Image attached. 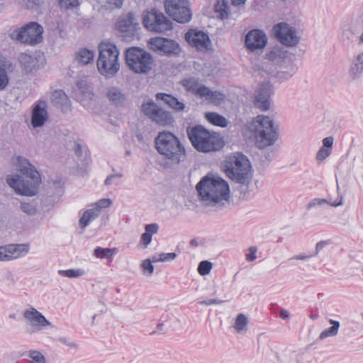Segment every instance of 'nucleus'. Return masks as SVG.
Segmentation results:
<instances>
[{"label": "nucleus", "mask_w": 363, "mask_h": 363, "mask_svg": "<svg viewBox=\"0 0 363 363\" xmlns=\"http://www.w3.org/2000/svg\"><path fill=\"white\" fill-rule=\"evenodd\" d=\"M16 169L23 176L18 174L9 175L6 182L14 191L21 195L33 196L37 193L38 187L41 182L39 172L29 160L22 156H16L12 159Z\"/></svg>", "instance_id": "f257e3e1"}, {"label": "nucleus", "mask_w": 363, "mask_h": 363, "mask_svg": "<svg viewBox=\"0 0 363 363\" xmlns=\"http://www.w3.org/2000/svg\"><path fill=\"white\" fill-rule=\"evenodd\" d=\"M196 189L206 206H223L229 200L230 187L228 182L212 174L203 177L196 184Z\"/></svg>", "instance_id": "f03ea898"}, {"label": "nucleus", "mask_w": 363, "mask_h": 363, "mask_svg": "<svg viewBox=\"0 0 363 363\" xmlns=\"http://www.w3.org/2000/svg\"><path fill=\"white\" fill-rule=\"evenodd\" d=\"M226 175L240 184V191L245 194L251 181V164L246 156L237 152L229 155L225 161Z\"/></svg>", "instance_id": "7ed1b4c3"}, {"label": "nucleus", "mask_w": 363, "mask_h": 363, "mask_svg": "<svg viewBox=\"0 0 363 363\" xmlns=\"http://www.w3.org/2000/svg\"><path fill=\"white\" fill-rule=\"evenodd\" d=\"M157 152L172 163L179 164L184 160L186 151L179 139L167 130L160 132L155 140Z\"/></svg>", "instance_id": "20e7f679"}, {"label": "nucleus", "mask_w": 363, "mask_h": 363, "mask_svg": "<svg viewBox=\"0 0 363 363\" xmlns=\"http://www.w3.org/2000/svg\"><path fill=\"white\" fill-rule=\"evenodd\" d=\"M250 128L254 133L255 144L259 149L273 145L278 140V125L269 116H257L253 119Z\"/></svg>", "instance_id": "39448f33"}, {"label": "nucleus", "mask_w": 363, "mask_h": 363, "mask_svg": "<svg viewBox=\"0 0 363 363\" xmlns=\"http://www.w3.org/2000/svg\"><path fill=\"white\" fill-rule=\"evenodd\" d=\"M192 145L199 152H209L221 149L223 139L216 133H211L201 125L194 126L187 131Z\"/></svg>", "instance_id": "423d86ee"}, {"label": "nucleus", "mask_w": 363, "mask_h": 363, "mask_svg": "<svg viewBox=\"0 0 363 363\" xmlns=\"http://www.w3.org/2000/svg\"><path fill=\"white\" fill-rule=\"evenodd\" d=\"M119 52L116 46L109 43H101L99 45L97 68L99 72L106 77L114 76L120 68Z\"/></svg>", "instance_id": "0eeeda50"}, {"label": "nucleus", "mask_w": 363, "mask_h": 363, "mask_svg": "<svg viewBox=\"0 0 363 363\" xmlns=\"http://www.w3.org/2000/svg\"><path fill=\"white\" fill-rule=\"evenodd\" d=\"M125 60L129 68L135 73L147 74L152 69L153 58L149 52L143 49L136 47L128 49Z\"/></svg>", "instance_id": "6e6552de"}, {"label": "nucleus", "mask_w": 363, "mask_h": 363, "mask_svg": "<svg viewBox=\"0 0 363 363\" xmlns=\"http://www.w3.org/2000/svg\"><path fill=\"white\" fill-rule=\"evenodd\" d=\"M43 28L36 22H30L21 28H16L10 33V38L20 43L35 45L43 40Z\"/></svg>", "instance_id": "1a4fd4ad"}, {"label": "nucleus", "mask_w": 363, "mask_h": 363, "mask_svg": "<svg viewBox=\"0 0 363 363\" xmlns=\"http://www.w3.org/2000/svg\"><path fill=\"white\" fill-rule=\"evenodd\" d=\"M143 23L149 31L167 33L173 29V23L162 11L152 9L143 13Z\"/></svg>", "instance_id": "9d476101"}, {"label": "nucleus", "mask_w": 363, "mask_h": 363, "mask_svg": "<svg viewBox=\"0 0 363 363\" xmlns=\"http://www.w3.org/2000/svg\"><path fill=\"white\" fill-rule=\"evenodd\" d=\"M142 113L160 126H168L174 123L172 113L158 106L152 100L144 102L141 106Z\"/></svg>", "instance_id": "9b49d317"}, {"label": "nucleus", "mask_w": 363, "mask_h": 363, "mask_svg": "<svg viewBox=\"0 0 363 363\" xmlns=\"http://www.w3.org/2000/svg\"><path fill=\"white\" fill-rule=\"evenodd\" d=\"M164 9L166 13L179 23H188L191 19L187 0H165Z\"/></svg>", "instance_id": "f8f14e48"}, {"label": "nucleus", "mask_w": 363, "mask_h": 363, "mask_svg": "<svg viewBox=\"0 0 363 363\" xmlns=\"http://www.w3.org/2000/svg\"><path fill=\"white\" fill-rule=\"evenodd\" d=\"M272 33L284 45L293 47L299 43V37L296 34V29L285 22L274 25Z\"/></svg>", "instance_id": "ddd939ff"}, {"label": "nucleus", "mask_w": 363, "mask_h": 363, "mask_svg": "<svg viewBox=\"0 0 363 363\" xmlns=\"http://www.w3.org/2000/svg\"><path fill=\"white\" fill-rule=\"evenodd\" d=\"M27 324L30 326L27 333L30 335L37 333L46 326H51V323L36 308L30 307L23 314Z\"/></svg>", "instance_id": "4468645a"}, {"label": "nucleus", "mask_w": 363, "mask_h": 363, "mask_svg": "<svg viewBox=\"0 0 363 363\" xmlns=\"http://www.w3.org/2000/svg\"><path fill=\"white\" fill-rule=\"evenodd\" d=\"M184 38L191 47L199 51L206 52L211 46L208 35L202 30L190 29L185 33Z\"/></svg>", "instance_id": "2eb2a0df"}, {"label": "nucleus", "mask_w": 363, "mask_h": 363, "mask_svg": "<svg viewBox=\"0 0 363 363\" xmlns=\"http://www.w3.org/2000/svg\"><path fill=\"white\" fill-rule=\"evenodd\" d=\"M28 244H9L0 247V261H9L25 257L29 252Z\"/></svg>", "instance_id": "dca6fc26"}, {"label": "nucleus", "mask_w": 363, "mask_h": 363, "mask_svg": "<svg viewBox=\"0 0 363 363\" xmlns=\"http://www.w3.org/2000/svg\"><path fill=\"white\" fill-rule=\"evenodd\" d=\"M267 43V37L264 32L261 30L252 29L245 35V46L251 52L262 50L266 46Z\"/></svg>", "instance_id": "f3484780"}, {"label": "nucleus", "mask_w": 363, "mask_h": 363, "mask_svg": "<svg viewBox=\"0 0 363 363\" xmlns=\"http://www.w3.org/2000/svg\"><path fill=\"white\" fill-rule=\"evenodd\" d=\"M272 94V86L269 83L260 84L255 94V106L261 111H267L270 107V97Z\"/></svg>", "instance_id": "a211bd4d"}, {"label": "nucleus", "mask_w": 363, "mask_h": 363, "mask_svg": "<svg viewBox=\"0 0 363 363\" xmlns=\"http://www.w3.org/2000/svg\"><path fill=\"white\" fill-rule=\"evenodd\" d=\"M111 200L109 199H100L95 203V207L85 211L80 218L79 223L82 228L84 229L89 223L96 219L103 208H107L111 206Z\"/></svg>", "instance_id": "6ab92c4d"}, {"label": "nucleus", "mask_w": 363, "mask_h": 363, "mask_svg": "<svg viewBox=\"0 0 363 363\" xmlns=\"http://www.w3.org/2000/svg\"><path fill=\"white\" fill-rule=\"evenodd\" d=\"M47 102L39 101L33 107L31 116V125L34 128L43 126L48 118Z\"/></svg>", "instance_id": "aec40b11"}, {"label": "nucleus", "mask_w": 363, "mask_h": 363, "mask_svg": "<svg viewBox=\"0 0 363 363\" xmlns=\"http://www.w3.org/2000/svg\"><path fill=\"white\" fill-rule=\"evenodd\" d=\"M138 23L133 13L130 12L121 16L116 24V28L121 33L133 34L137 30Z\"/></svg>", "instance_id": "412c9836"}, {"label": "nucleus", "mask_w": 363, "mask_h": 363, "mask_svg": "<svg viewBox=\"0 0 363 363\" xmlns=\"http://www.w3.org/2000/svg\"><path fill=\"white\" fill-rule=\"evenodd\" d=\"M348 75L352 80H359L363 76V52L354 55L351 59Z\"/></svg>", "instance_id": "4be33fe9"}, {"label": "nucleus", "mask_w": 363, "mask_h": 363, "mask_svg": "<svg viewBox=\"0 0 363 363\" xmlns=\"http://www.w3.org/2000/svg\"><path fill=\"white\" fill-rule=\"evenodd\" d=\"M156 99L157 101H162L174 111L179 113L184 112L186 110V105L182 101H179L175 96L166 93H157L156 94Z\"/></svg>", "instance_id": "5701e85b"}, {"label": "nucleus", "mask_w": 363, "mask_h": 363, "mask_svg": "<svg viewBox=\"0 0 363 363\" xmlns=\"http://www.w3.org/2000/svg\"><path fill=\"white\" fill-rule=\"evenodd\" d=\"M105 96L108 101L115 106H123L126 101L125 94L116 86H111L106 89Z\"/></svg>", "instance_id": "b1692460"}, {"label": "nucleus", "mask_w": 363, "mask_h": 363, "mask_svg": "<svg viewBox=\"0 0 363 363\" xmlns=\"http://www.w3.org/2000/svg\"><path fill=\"white\" fill-rule=\"evenodd\" d=\"M200 97L205 98L211 103L218 105L223 101L224 94L218 91H212L206 86L200 90Z\"/></svg>", "instance_id": "393cba45"}, {"label": "nucleus", "mask_w": 363, "mask_h": 363, "mask_svg": "<svg viewBox=\"0 0 363 363\" xmlns=\"http://www.w3.org/2000/svg\"><path fill=\"white\" fill-rule=\"evenodd\" d=\"M51 101L55 106L62 108H68L70 106V101L62 90H55L52 93Z\"/></svg>", "instance_id": "a878e982"}, {"label": "nucleus", "mask_w": 363, "mask_h": 363, "mask_svg": "<svg viewBox=\"0 0 363 363\" xmlns=\"http://www.w3.org/2000/svg\"><path fill=\"white\" fill-rule=\"evenodd\" d=\"M94 57V52L86 48L80 49L75 53L76 61L83 65H88L93 62Z\"/></svg>", "instance_id": "bb28decb"}, {"label": "nucleus", "mask_w": 363, "mask_h": 363, "mask_svg": "<svg viewBox=\"0 0 363 363\" xmlns=\"http://www.w3.org/2000/svg\"><path fill=\"white\" fill-rule=\"evenodd\" d=\"M182 85L186 88L188 91H191L196 95L200 96V90L203 87H206L204 85H201L199 80L195 77H191L185 79L182 81Z\"/></svg>", "instance_id": "cd10ccee"}, {"label": "nucleus", "mask_w": 363, "mask_h": 363, "mask_svg": "<svg viewBox=\"0 0 363 363\" xmlns=\"http://www.w3.org/2000/svg\"><path fill=\"white\" fill-rule=\"evenodd\" d=\"M159 226L156 223L146 225L145 232L143 233L141 237V242L144 244V247L146 248L152 241L153 234L157 233Z\"/></svg>", "instance_id": "c85d7f7f"}, {"label": "nucleus", "mask_w": 363, "mask_h": 363, "mask_svg": "<svg viewBox=\"0 0 363 363\" xmlns=\"http://www.w3.org/2000/svg\"><path fill=\"white\" fill-rule=\"evenodd\" d=\"M180 51L181 48L179 45L176 41L165 38L163 48L161 50L160 52L167 55H178Z\"/></svg>", "instance_id": "c756f323"}, {"label": "nucleus", "mask_w": 363, "mask_h": 363, "mask_svg": "<svg viewBox=\"0 0 363 363\" xmlns=\"http://www.w3.org/2000/svg\"><path fill=\"white\" fill-rule=\"evenodd\" d=\"M205 118L209 123L216 126L225 128L228 125L226 118L215 112L206 113Z\"/></svg>", "instance_id": "7c9ffc66"}, {"label": "nucleus", "mask_w": 363, "mask_h": 363, "mask_svg": "<svg viewBox=\"0 0 363 363\" xmlns=\"http://www.w3.org/2000/svg\"><path fill=\"white\" fill-rule=\"evenodd\" d=\"M331 327L323 330L319 335L320 340H324L328 337H335L337 335L340 326V322L333 319L328 320Z\"/></svg>", "instance_id": "2f4dec72"}, {"label": "nucleus", "mask_w": 363, "mask_h": 363, "mask_svg": "<svg viewBox=\"0 0 363 363\" xmlns=\"http://www.w3.org/2000/svg\"><path fill=\"white\" fill-rule=\"evenodd\" d=\"M21 210L29 216H35L38 212L37 204L33 201L23 199L20 203Z\"/></svg>", "instance_id": "473e14b6"}, {"label": "nucleus", "mask_w": 363, "mask_h": 363, "mask_svg": "<svg viewBox=\"0 0 363 363\" xmlns=\"http://www.w3.org/2000/svg\"><path fill=\"white\" fill-rule=\"evenodd\" d=\"M248 318L243 313H240L235 318L233 325L234 329L238 333H246L247 331Z\"/></svg>", "instance_id": "72a5a7b5"}, {"label": "nucleus", "mask_w": 363, "mask_h": 363, "mask_svg": "<svg viewBox=\"0 0 363 363\" xmlns=\"http://www.w3.org/2000/svg\"><path fill=\"white\" fill-rule=\"evenodd\" d=\"M118 252L117 248H103L98 247L94 250V255L100 259H111L113 255Z\"/></svg>", "instance_id": "f704fd0d"}, {"label": "nucleus", "mask_w": 363, "mask_h": 363, "mask_svg": "<svg viewBox=\"0 0 363 363\" xmlns=\"http://www.w3.org/2000/svg\"><path fill=\"white\" fill-rule=\"evenodd\" d=\"M342 199H343V198L342 196L340 197V200L338 202H336V201L330 202L327 199H313L308 203L307 208L310 209L313 207H315L318 206H322L325 203H330L331 206H333L334 207H337L339 206L342 205Z\"/></svg>", "instance_id": "c9c22d12"}, {"label": "nucleus", "mask_w": 363, "mask_h": 363, "mask_svg": "<svg viewBox=\"0 0 363 363\" xmlns=\"http://www.w3.org/2000/svg\"><path fill=\"white\" fill-rule=\"evenodd\" d=\"M84 274V272L82 269H69L59 271V274L60 276L68 278H77L82 276Z\"/></svg>", "instance_id": "e433bc0d"}, {"label": "nucleus", "mask_w": 363, "mask_h": 363, "mask_svg": "<svg viewBox=\"0 0 363 363\" xmlns=\"http://www.w3.org/2000/svg\"><path fill=\"white\" fill-rule=\"evenodd\" d=\"M165 42L164 38L156 37L150 39L149 43L150 46V49L160 52L161 50L163 48L164 43Z\"/></svg>", "instance_id": "4c0bfd02"}, {"label": "nucleus", "mask_w": 363, "mask_h": 363, "mask_svg": "<svg viewBox=\"0 0 363 363\" xmlns=\"http://www.w3.org/2000/svg\"><path fill=\"white\" fill-rule=\"evenodd\" d=\"M215 10L219 13L222 19L226 18L228 16V6L224 0H222V4L218 1L215 6Z\"/></svg>", "instance_id": "58836bf2"}, {"label": "nucleus", "mask_w": 363, "mask_h": 363, "mask_svg": "<svg viewBox=\"0 0 363 363\" xmlns=\"http://www.w3.org/2000/svg\"><path fill=\"white\" fill-rule=\"evenodd\" d=\"M212 267L213 264L211 262L207 260L201 261L199 264L198 272L202 276L207 275L211 272Z\"/></svg>", "instance_id": "ea45409f"}, {"label": "nucleus", "mask_w": 363, "mask_h": 363, "mask_svg": "<svg viewBox=\"0 0 363 363\" xmlns=\"http://www.w3.org/2000/svg\"><path fill=\"white\" fill-rule=\"evenodd\" d=\"M10 67L0 68V91L4 90L8 85L9 79L7 69Z\"/></svg>", "instance_id": "a19ab883"}, {"label": "nucleus", "mask_w": 363, "mask_h": 363, "mask_svg": "<svg viewBox=\"0 0 363 363\" xmlns=\"http://www.w3.org/2000/svg\"><path fill=\"white\" fill-rule=\"evenodd\" d=\"M59 5L66 10L73 9L79 6L78 0H58Z\"/></svg>", "instance_id": "79ce46f5"}, {"label": "nucleus", "mask_w": 363, "mask_h": 363, "mask_svg": "<svg viewBox=\"0 0 363 363\" xmlns=\"http://www.w3.org/2000/svg\"><path fill=\"white\" fill-rule=\"evenodd\" d=\"M297 70L295 65H291L288 70H282L278 72L279 77L284 79H287L291 77Z\"/></svg>", "instance_id": "37998d69"}, {"label": "nucleus", "mask_w": 363, "mask_h": 363, "mask_svg": "<svg viewBox=\"0 0 363 363\" xmlns=\"http://www.w3.org/2000/svg\"><path fill=\"white\" fill-rule=\"evenodd\" d=\"M141 268L143 269V274L147 275H152L154 272V266L152 264V261L150 259H145L143 261L141 264Z\"/></svg>", "instance_id": "c03bdc74"}, {"label": "nucleus", "mask_w": 363, "mask_h": 363, "mask_svg": "<svg viewBox=\"0 0 363 363\" xmlns=\"http://www.w3.org/2000/svg\"><path fill=\"white\" fill-rule=\"evenodd\" d=\"M19 61L22 64V65L26 68V71L31 70L30 62L32 61V58L30 55L25 53H22L19 57Z\"/></svg>", "instance_id": "a18cd8bd"}, {"label": "nucleus", "mask_w": 363, "mask_h": 363, "mask_svg": "<svg viewBox=\"0 0 363 363\" xmlns=\"http://www.w3.org/2000/svg\"><path fill=\"white\" fill-rule=\"evenodd\" d=\"M29 357L32 359L33 363H45V357L39 351H30Z\"/></svg>", "instance_id": "49530a36"}, {"label": "nucleus", "mask_w": 363, "mask_h": 363, "mask_svg": "<svg viewBox=\"0 0 363 363\" xmlns=\"http://www.w3.org/2000/svg\"><path fill=\"white\" fill-rule=\"evenodd\" d=\"M331 152V149L321 147L316 154V160L322 162L329 157Z\"/></svg>", "instance_id": "de8ad7c7"}, {"label": "nucleus", "mask_w": 363, "mask_h": 363, "mask_svg": "<svg viewBox=\"0 0 363 363\" xmlns=\"http://www.w3.org/2000/svg\"><path fill=\"white\" fill-rule=\"evenodd\" d=\"M257 252V248L255 246H251L248 249V252L246 254V259L249 262H253L256 259V252Z\"/></svg>", "instance_id": "09e8293b"}, {"label": "nucleus", "mask_w": 363, "mask_h": 363, "mask_svg": "<svg viewBox=\"0 0 363 363\" xmlns=\"http://www.w3.org/2000/svg\"><path fill=\"white\" fill-rule=\"evenodd\" d=\"M160 257L161 262H165L174 260L177 257V255L175 252L161 253L160 254Z\"/></svg>", "instance_id": "8fccbe9b"}, {"label": "nucleus", "mask_w": 363, "mask_h": 363, "mask_svg": "<svg viewBox=\"0 0 363 363\" xmlns=\"http://www.w3.org/2000/svg\"><path fill=\"white\" fill-rule=\"evenodd\" d=\"M123 177V174L121 173L118 174H113L109 176H108L104 182V184L106 186H109L112 184L113 180L116 178H121Z\"/></svg>", "instance_id": "3c124183"}, {"label": "nucleus", "mask_w": 363, "mask_h": 363, "mask_svg": "<svg viewBox=\"0 0 363 363\" xmlns=\"http://www.w3.org/2000/svg\"><path fill=\"white\" fill-rule=\"evenodd\" d=\"M223 302V301L219 300V299H215V298H211L208 300L201 301L199 302V304L204 305V306H210L212 304H220Z\"/></svg>", "instance_id": "603ef678"}, {"label": "nucleus", "mask_w": 363, "mask_h": 363, "mask_svg": "<svg viewBox=\"0 0 363 363\" xmlns=\"http://www.w3.org/2000/svg\"><path fill=\"white\" fill-rule=\"evenodd\" d=\"M333 137H326L323 140V147L325 148H330L332 150V147L333 145Z\"/></svg>", "instance_id": "864d4df0"}, {"label": "nucleus", "mask_w": 363, "mask_h": 363, "mask_svg": "<svg viewBox=\"0 0 363 363\" xmlns=\"http://www.w3.org/2000/svg\"><path fill=\"white\" fill-rule=\"evenodd\" d=\"M60 342L70 347L71 348H74V349H77L78 348V345L73 342H71L69 340H68L67 338L65 337H61L60 339Z\"/></svg>", "instance_id": "5fc2aeb1"}, {"label": "nucleus", "mask_w": 363, "mask_h": 363, "mask_svg": "<svg viewBox=\"0 0 363 363\" xmlns=\"http://www.w3.org/2000/svg\"><path fill=\"white\" fill-rule=\"evenodd\" d=\"M106 2L113 8L119 9L123 5V0H106Z\"/></svg>", "instance_id": "6e6d98bb"}, {"label": "nucleus", "mask_w": 363, "mask_h": 363, "mask_svg": "<svg viewBox=\"0 0 363 363\" xmlns=\"http://www.w3.org/2000/svg\"><path fill=\"white\" fill-rule=\"evenodd\" d=\"M11 63L6 57L0 55V68L10 67Z\"/></svg>", "instance_id": "4d7b16f0"}, {"label": "nucleus", "mask_w": 363, "mask_h": 363, "mask_svg": "<svg viewBox=\"0 0 363 363\" xmlns=\"http://www.w3.org/2000/svg\"><path fill=\"white\" fill-rule=\"evenodd\" d=\"M327 245V242L326 241H320V242H318L316 245H315V252L314 253V255H313V256L314 255H317L319 252Z\"/></svg>", "instance_id": "13d9d810"}, {"label": "nucleus", "mask_w": 363, "mask_h": 363, "mask_svg": "<svg viewBox=\"0 0 363 363\" xmlns=\"http://www.w3.org/2000/svg\"><path fill=\"white\" fill-rule=\"evenodd\" d=\"M313 256V255H298L294 256L292 259H296V260H307Z\"/></svg>", "instance_id": "bf43d9fd"}, {"label": "nucleus", "mask_w": 363, "mask_h": 363, "mask_svg": "<svg viewBox=\"0 0 363 363\" xmlns=\"http://www.w3.org/2000/svg\"><path fill=\"white\" fill-rule=\"evenodd\" d=\"M279 315L282 319L286 320L289 317V312L286 309H282L280 311Z\"/></svg>", "instance_id": "052dcab7"}, {"label": "nucleus", "mask_w": 363, "mask_h": 363, "mask_svg": "<svg viewBox=\"0 0 363 363\" xmlns=\"http://www.w3.org/2000/svg\"><path fill=\"white\" fill-rule=\"evenodd\" d=\"M74 152L76 155L80 157L82 152V146L79 144H77L74 147Z\"/></svg>", "instance_id": "680f3d73"}, {"label": "nucleus", "mask_w": 363, "mask_h": 363, "mask_svg": "<svg viewBox=\"0 0 363 363\" xmlns=\"http://www.w3.org/2000/svg\"><path fill=\"white\" fill-rule=\"evenodd\" d=\"M150 259L152 261V262H161L160 256L159 257L152 256Z\"/></svg>", "instance_id": "e2e57ef3"}, {"label": "nucleus", "mask_w": 363, "mask_h": 363, "mask_svg": "<svg viewBox=\"0 0 363 363\" xmlns=\"http://www.w3.org/2000/svg\"><path fill=\"white\" fill-rule=\"evenodd\" d=\"M246 0H232L233 4L240 5L244 4Z\"/></svg>", "instance_id": "0e129e2a"}, {"label": "nucleus", "mask_w": 363, "mask_h": 363, "mask_svg": "<svg viewBox=\"0 0 363 363\" xmlns=\"http://www.w3.org/2000/svg\"><path fill=\"white\" fill-rule=\"evenodd\" d=\"M162 327H163V323H160L157 326V330L158 331H161V330H162Z\"/></svg>", "instance_id": "69168bd1"}, {"label": "nucleus", "mask_w": 363, "mask_h": 363, "mask_svg": "<svg viewBox=\"0 0 363 363\" xmlns=\"http://www.w3.org/2000/svg\"><path fill=\"white\" fill-rule=\"evenodd\" d=\"M311 318L313 319H316L318 318V315H311Z\"/></svg>", "instance_id": "338daca9"}, {"label": "nucleus", "mask_w": 363, "mask_h": 363, "mask_svg": "<svg viewBox=\"0 0 363 363\" xmlns=\"http://www.w3.org/2000/svg\"><path fill=\"white\" fill-rule=\"evenodd\" d=\"M195 243H196V241H195V240H191V245H195Z\"/></svg>", "instance_id": "774afa93"}]
</instances>
